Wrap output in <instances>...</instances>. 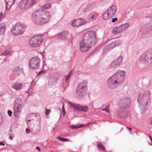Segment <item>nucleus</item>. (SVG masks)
Here are the masks:
<instances>
[{
  "label": "nucleus",
  "instance_id": "obj_29",
  "mask_svg": "<svg viewBox=\"0 0 152 152\" xmlns=\"http://www.w3.org/2000/svg\"><path fill=\"white\" fill-rule=\"evenodd\" d=\"M11 53V52L10 50H5L4 52L2 53V55L6 56L7 55H8L9 54H10Z\"/></svg>",
  "mask_w": 152,
  "mask_h": 152
},
{
  "label": "nucleus",
  "instance_id": "obj_34",
  "mask_svg": "<svg viewBox=\"0 0 152 152\" xmlns=\"http://www.w3.org/2000/svg\"><path fill=\"white\" fill-rule=\"evenodd\" d=\"M36 115L32 114L30 115V117L31 118V120H32L34 119V118H36Z\"/></svg>",
  "mask_w": 152,
  "mask_h": 152
},
{
  "label": "nucleus",
  "instance_id": "obj_3",
  "mask_svg": "<svg viewBox=\"0 0 152 152\" xmlns=\"http://www.w3.org/2000/svg\"><path fill=\"white\" fill-rule=\"evenodd\" d=\"M50 17L49 13L46 11H37L33 13L32 19L35 24L42 25L48 23Z\"/></svg>",
  "mask_w": 152,
  "mask_h": 152
},
{
  "label": "nucleus",
  "instance_id": "obj_32",
  "mask_svg": "<svg viewBox=\"0 0 152 152\" xmlns=\"http://www.w3.org/2000/svg\"><path fill=\"white\" fill-rule=\"evenodd\" d=\"M114 42L115 44V45L117 46L121 43V39H119L116 40L115 42Z\"/></svg>",
  "mask_w": 152,
  "mask_h": 152
},
{
  "label": "nucleus",
  "instance_id": "obj_30",
  "mask_svg": "<svg viewBox=\"0 0 152 152\" xmlns=\"http://www.w3.org/2000/svg\"><path fill=\"white\" fill-rule=\"evenodd\" d=\"M58 139L59 140L63 142H68L69 141V140L68 139L63 138L61 137H58Z\"/></svg>",
  "mask_w": 152,
  "mask_h": 152
},
{
  "label": "nucleus",
  "instance_id": "obj_28",
  "mask_svg": "<svg viewBox=\"0 0 152 152\" xmlns=\"http://www.w3.org/2000/svg\"><path fill=\"white\" fill-rule=\"evenodd\" d=\"M51 6V4H50L48 3L45 4L42 7L43 9H48L50 8Z\"/></svg>",
  "mask_w": 152,
  "mask_h": 152
},
{
  "label": "nucleus",
  "instance_id": "obj_33",
  "mask_svg": "<svg viewBox=\"0 0 152 152\" xmlns=\"http://www.w3.org/2000/svg\"><path fill=\"white\" fill-rule=\"evenodd\" d=\"M108 45H109V47H110V50H111L113 48H114L116 46V45H115V44L114 42Z\"/></svg>",
  "mask_w": 152,
  "mask_h": 152
},
{
  "label": "nucleus",
  "instance_id": "obj_5",
  "mask_svg": "<svg viewBox=\"0 0 152 152\" xmlns=\"http://www.w3.org/2000/svg\"><path fill=\"white\" fill-rule=\"evenodd\" d=\"M26 29L25 25L18 23L12 27L11 31L13 34L17 35L23 34L25 31Z\"/></svg>",
  "mask_w": 152,
  "mask_h": 152
},
{
  "label": "nucleus",
  "instance_id": "obj_23",
  "mask_svg": "<svg viewBox=\"0 0 152 152\" xmlns=\"http://www.w3.org/2000/svg\"><path fill=\"white\" fill-rule=\"evenodd\" d=\"M90 123H88L87 124H86V125H84V124H80V125H79L78 124H77V125H72L71 126V128L73 129H77V128H80V127H82L83 126H87V125H89V124H90Z\"/></svg>",
  "mask_w": 152,
  "mask_h": 152
},
{
  "label": "nucleus",
  "instance_id": "obj_15",
  "mask_svg": "<svg viewBox=\"0 0 152 152\" xmlns=\"http://www.w3.org/2000/svg\"><path fill=\"white\" fill-rule=\"evenodd\" d=\"M86 23L85 20L80 19H77L74 20L71 23V25L74 27H78L85 24Z\"/></svg>",
  "mask_w": 152,
  "mask_h": 152
},
{
  "label": "nucleus",
  "instance_id": "obj_31",
  "mask_svg": "<svg viewBox=\"0 0 152 152\" xmlns=\"http://www.w3.org/2000/svg\"><path fill=\"white\" fill-rule=\"evenodd\" d=\"M95 17V15L94 14H91L88 16V20L91 21V20H93Z\"/></svg>",
  "mask_w": 152,
  "mask_h": 152
},
{
  "label": "nucleus",
  "instance_id": "obj_22",
  "mask_svg": "<svg viewBox=\"0 0 152 152\" xmlns=\"http://www.w3.org/2000/svg\"><path fill=\"white\" fill-rule=\"evenodd\" d=\"M22 84L21 83L14 84L12 86V87L15 90H19L21 87Z\"/></svg>",
  "mask_w": 152,
  "mask_h": 152
},
{
  "label": "nucleus",
  "instance_id": "obj_2",
  "mask_svg": "<svg viewBox=\"0 0 152 152\" xmlns=\"http://www.w3.org/2000/svg\"><path fill=\"white\" fill-rule=\"evenodd\" d=\"M125 74L126 72L124 70L118 71L108 79V87L111 89L116 88L123 82Z\"/></svg>",
  "mask_w": 152,
  "mask_h": 152
},
{
  "label": "nucleus",
  "instance_id": "obj_39",
  "mask_svg": "<svg viewBox=\"0 0 152 152\" xmlns=\"http://www.w3.org/2000/svg\"><path fill=\"white\" fill-rule=\"evenodd\" d=\"M8 113L9 115L10 116H11L12 115V111L10 110H9L8 111Z\"/></svg>",
  "mask_w": 152,
  "mask_h": 152
},
{
  "label": "nucleus",
  "instance_id": "obj_25",
  "mask_svg": "<svg viewBox=\"0 0 152 152\" xmlns=\"http://www.w3.org/2000/svg\"><path fill=\"white\" fill-rule=\"evenodd\" d=\"M112 33L116 34L120 33V31H119V29H118L117 27L114 28L112 31Z\"/></svg>",
  "mask_w": 152,
  "mask_h": 152
},
{
  "label": "nucleus",
  "instance_id": "obj_12",
  "mask_svg": "<svg viewBox=\"0 0 152 152\" xmlns=\"http://www.w3.org/2000/svg\"><path fill=\"white\" fill-rule=\"evenodd\" d=\"M34 0H21L19 4V7L22 9L28 8L35 3Z\"/></svg>",
  "mask_w": 152,
  "mask_h": 152
},
{
  "label": "nucleus",
  "instance_id": "obj_10",
  "mask_svg": "<svg viewBox=\"0 0 152 152\" xmlns=\"http://www.w3.org/2000/svg\"><path fill=\"white\" fill-rule=\"evenodd\" d=\"M119 109L118 113L121 114L123 112V111L128 106L130 103V100L129 98L120 99L118 101Z\"/></svg>",
  "mask_w": 152,
  "mask_h": 152
},
{
  "label": "nucleus",
  "instance_id": "obj_13",
  "mask_svg": "<svg viewBox=\"0 0 152 152\" xmlns=\"http://www.w3.org/2000/svg\"><path fill=\"white\" fill-rule=\"evenodd\" d=\"M40 62L39 58L37 56L32 58L29 62L30 67L33 69H37L39 68Z\"/></svg>",
  "mask_w": 152,
  "mask_h": 152
},
{
  "label": "nucleus",
  "instance_id": "obj_52",
  "mask_svg": "<svg viewBox=\"0 0 152 152\" xmlns=\"http://www.w3.org/2000/svg\"><path fill=\"white\" fill-rule=\"evenodd\" d=\"M149 138H150V139H151V136H149Z\"/></svg>",
  "mask_w": 152,
  "mask_h": 152
},
{
  "label": "nucleus",
  "instance_id": "obj_46",
  "mask_svg": "<svg viewBox=\"0 0 152 152\" xmlns=\"http://www.w3.org/2000/svg\"><path fill=\"white\" fill-rule=\"evenodd\" d=\"M36 148L37 150H38L39 151L40 150V148L39 147H37Z\"/></svg>",
  "mask_w": 152,
  "mask_h": 152
},
{
  "label": "nucleus",
  "instance_id": "obj_18",
  "mask_svg": "<svg viewBox=\"0 0 152 152\" xmlns=\"http://www.w3.org/2000/svg\"><path fill=\"white\" fill-rule=\"evenodd\" d=\"M41 129V125L39 124L35 126L31 131V133L34 134H36L38 133Z\"/></svg>",
  "mask_w": 152,
  "mask_h": 152
},
{
  "label": "nucleus",
  "instance_id": "obj_37",
  "mask_svg": "<svg viewBox=\"0 0 152 152\" xmlns=\"http://www.w3.org/2000/svg\"><path fill=\"white\" fill-rule=\"evenodd\" d=\"M118 20V18H113L112 19V21L113 23H114L117 21Z\"/></svg>",
  "mask_w": 152,
  "mask_h": 152
},
{
  "label": "nucleus",
  "instance_id": "obj_35",
  "mask_svg": "<svg viewBox=\"0 0 152 152\" xmlns=\"http://www.w3.org/2000/svg\"><path fill=\"white\" fill-rule=\"evenodd\" d=\"M71 73H72V72H69V73L68 74V75H67L66 76V82H67V80L68 79H69V76L71 75Z\"/></svg>",
  "mask_w": 152,
  "mask_h": 152
},
{
  "label": "nucleus",
  "instance_id": "obj_24",
  "mask_svg": "<svg viewBox=\"0 0 152 152\" xmlns=\"http://www.w3.org/2000/svg\"><path fill=\"white\" fill-rule=\"evenodd\" d=\"M129 24L128 23H126L124 24H122L121 25H120L122 30L123 31V30L126 29L129 26Z\"/></svg>",
  "mask_w": 152,
  "mask_h": 152
},
{
  "label": "nucleus",
  "instance_id": "obj_47",
  "mask_svg": "<svg viewBox=\"0 0 152 152\" xmlns=\"http://www.w3.org/2000/svg\"><path fill=\"white\" fill-rule=\"evenodd\" d=\"M4 144L2 142H0V145H4Z\"/></svg>",
  "mask_w": 152,
  "mask_h": 152
},
{
  "label": "nucleus",
  "instance_id": "obj_42",
  "mask_svg": "<svg viewBox=\"0 0 152 152\" xmlns=\"http://www.w3.org/2000/svg\"><path fill=\"white\" fill-rule=\"evenodd\" d=\"M64 105L63 106V107H62V112H63V116H64L65 114V113L64 112Z\"/></svg>",
  "mask_w": 152,
  "mask_h": 152
},
{
  "label": "nucleus",
  "instance_id": "obj_26",
  "mask_svg": "<svg viewBox=\"0 0 152 152\" xmlns=\"http://www.w3.org/2000/svg\"><path fill=\"white\" fill-rule=\"evenodd\" d=\"M98 147L101 148L102 150L104 151L105 150L104 146L100 142H98L97 143Z\"/></svg>",
  "mask_w": 152,
  "mask_h": 152
},
{
  "label": "nucleus",
  "instance_id": "obj_51",
  "mask_svg": "<svg viewBox=\"0 0 152 152\" xmlns=\"http://www.w3.org/2000/svg\"><path fill=\"white\" fill-rule=\"evenodd\" d=\"M150 140H151V141H152V138H151Z\"/></svg>",
  "mask_w": 152,
  "mask_h": 152
},
{
  "label": "nucleus",
  "instance_id": "obj_8",
  "mask_svg": "<svg viewBox=\"0 0 152 152\" xmlns=\"http://www.w3.org/2000/svg\"><path fill=\"white\" fill-rule=\"evenodd\" d=\"M87 84L86 82L80 83L77 86L76 92L80 96L86 95L87 93Z\"/></svg>",
  "mask_w": 152,
  "mask_h": 152
},
{
  "label": "nucleus",
  "instance_id": "obj_40",
  "mask_svg": "<svg viewBox=\"0 0 152 152\" xmlns=\"http://www.w3.org/2000/svg\"><path fill=\"white\" fill-rule=\"evenodd\" d=\"M2 122V116L1 115H0V126Z\"/></svg>",
  "mask_w": 152,
  "mask_h": 152
},
{
  "label": "nucleus",
  "instance_id": "obj_14",
  "mask_svg": "<svg viewBox=\"0 0 152 152\" xmlns=\"http://www.w3.org/2000/svg\"><path fill=\"white\" fill-rule=\"evenodd\" d=\"M123 60V58L122 56L121 55L119 56L110 63V67L111 68L118 67L121 64Z\"/></svg>",
  "mask_w": 152,
  "mask_h": 152
},
{
  "label": "nucleus",
  "instance_id": "obj_44",
  "mask_svg": "<svg viewBox=\"0 0 152 152\" xmlns=\"http://www.w3.org/2000/svg\"><path fill=\"white\" fill-rule=\"evenodd\" d=\"M102 110L105 111L106 112H109L108 110H107V108H106L104 109H102Z\"/></svg>",
  "mask_w": 152,
  "mask_h": 152
},
{
  "label": "nucleus",
  "instance_id": "obj_1",
  "mask_svg": "<svg viewBox=\"0 0 152 152\" xmlns=\"http://www.w3.org/2000/svg\"><path fill=\"white\" fill-rule=\"evenodd\" d=\"M95 34L93 31H89L83 36L80 43V50L85 52L88 50L95 43L96 40Z\"/></svg>",
  "mask_w": 152,
  "mask_h": 152
},
{
  "label": "nucleus",
  "instance_id": "obj_21",
  "mask_svg": "<svg viewBox=\"0 0 152 152\" xmlns=\"http://www.w3.org/2000/svg\"><path fill=\"white\" fill-rule=\"evenodd\" d=\"M102 18L104 20H107L111 18V17L109 15V14L107 13V12L106 11L103 13L102 15Z\"/></svg>",
  "mask_w": 152,
  "mask_h": 152
},
{
  "label": "nucleus",
  "instance_id": "obj_38",
  "mask_svg": "<svg viewBox=\"0 0 152 152\" xmlns=\"http://www.w3.org/2000/svg\"><path fill=\"white\" fill-rule=\"evenodd\" d=\"M50 110H46V112H45V113L46 115H48L50 113Z\"/></svg>",
  "mask_w": 152,
  "mask_h": 152
},
{
  "label": "nucleus",
  "instance_id": "obj_36",
  "mask_svg": "<svg viewBox=\"0 0 152 152\" xmlns=\"http://www.w3.org/2000/svg\"><path fill=\"white\" fill-rule=\"evenodd\" d=\"M53 81V80H50L49 81V83L50 84H52V85H53L56 83V80H54V81L52 83V82Z\"/></svg>",
  "mask_w": 152,
  "mask_h": 152
},
{
  "label": "nucleus",
  "instance_id": "obj_49",
  "mask_svg": "<svg viewBox=\"0 0 152 152\" xmlns=\"http://www.w3.org/2000/svg\"><path fill=\"white\" fill-rule=\"evenodd\" d=\"M9 138H10V139L11 140H12L13 139V137L12 136H10L9 137Z\"/></svg>",
  "mask_w": 152,
  "mask_h": 152
},
{
  "label": "nucleus",
  "instance_id": "obj_45",
  "mask_svg": "<svg viewBox=\"0 0 152 152\" xmlns=\"http://www.w3.org/2000/svg\"><path fill=\"white\" fill-rule=\"evenodd\" d=\"M26 133H28V132H30V131L28 129L26 128Z\"/></svg>",
  "mask_w": 152,
  "mask_h": 152
},
{
  "label": "nucleus",
  "instance_id": "obj_19",
  "mask_svg": "<svg viewBox=\"0 0 152 152\" xmlns=\"http://www.w3.org/2000/svg\"><path fill=\"white\" fill-rule=\"evenodd\" d=\"M68 34L67 32H63L57 35L58 37L61 39H63L66 37Z\"/></svg>",
  "mask_w": 152,
  "mask_h": 152
},
{
  "label": "nucleus",
  "instance_id": "obj_20",
  "mask_svg": "<svg viewBox=\"0 0 152 152\" xmlns=\"http://www.w3.org/2000/svg\"><path fill=\"white\" fill-rule=\"evenodd\" d=\"M6 29V27L4 24H0V35H2L4 33Z\"/></svg>",
  "mask_w": 152,
  "mask_h": 152
},
{
  "label": "nucleus",
  "instance_id": "obj_17",
  "mask_svg": "<svg viewBox=\"0 0 152 152\" xmlns=\"http://www.w3.org/2000/svg\"><path fill=\"white\" fill-rule=\"evenodd\" d=\"M23 70L19 66L15 67L13 70V74L16 77L20 76L23 73Z\"/></svg>",
  "mask_w": 152,
  "mask_h": 152
},
{
  "label": "nucleus",
  "instance_id": "obj_48",
  "mask_svg": "<svg viewBox=\"0 0 152 152\" xmlns=\"http://www.w3.org/2000/svg\"><path fill=\"white\" fill-rule=\"evenodd\" d=\"M126 128L128 129L129 131H130L132 129L131 128L129 127H126Z\"/></svg>",
  "mask_w": 152,
  "mask_h": 152
},
{
  "label": "nucleus",
  "instance_id": "obj_16",
  "mask_svg": "<svg viewBox=\"0 0 152 152\" xmlns=\"http://www.w3.org/2000/svg\"><path fill=\"white\" fill-rule=\"evenodd\" d=\"M116 8L114 5H112L107 10V13L111 17H113L116 13Z\"/></svg>",
  "mask_w": 152,
  "mask_h": 152
},
{
  "label": "nucleus",
  "instance_id": "obj_6",
  "mask_svg": "<svg viewBox=\"0 0 152 152\" xmlns=\"http://www.w3.org/2000/svg\"><path fill=\"white\" fill-rule=\"evenodd\" d=\"M150 92L147 91L145 93L139 95L137 97V101L139 104L143 106H146L150 100Z\"/></svg>",
  "mask_w": 152,
  "mask_h": 152
},
{
  "label": "nucleus",
  "instance_id": "obj_50",
  "mask_svg": "<svg viewBox=\"0 0 152 152\" xmlns=\"http://www.w3.org/2000/svg\"><path fill=\"white\" fill-rule=\"evenodd\" d=\"M31 120H31H28V122H30V121Z\"/></svg>",
  "mask_w": 152,
  "mask_h": 152
},
{
  "label": "nucleus",
  "instance_id": "obj_27",
  "mask_svg": "<svg viewBox=\"0 0 152 152\" xmlns=\"http://www.w3.org/2000/svg\"><path fill=\"white\" fill-rule=\"evenodd\" d=\"M110 49L109 47V45H107L106 46H105L104 48L103 51L105 52H106L110 50Z\"/></svg>",
  "mask_w": 152,
  "mask_h": 152
},
{
  "label": "nucleus",
  "instance_id": "obj_9",
  "mask_svg": "<svg viewBox=\"0 0 152 152\" xmlns=\"http://www.w3.org/2000/svg\"><path fill=\"white\" fill-rule=\"evenodd\" d=\"M15 104L13 106L14 114L16 117L19 116L18 114L21 111L23 108L22 100L20 98H18L15 100Z\"/></svg>",
  "mask_w": 152,
  "mask_h": 152
},
{
  "label": "nucleus",
  "instance_id": "obj_4",
  "mask_svg": "<svg viewBox=\"0 0 152 152\" xmlns=\"http://www.w3.org/2000/svg\"><path fill=\"white\" fill-rule=\"evenodd\" d=\"M139 62L147 65L152 64V51H148L144 53L140 57Z\"/></svg>",
  "mask_w": 152,
  "mask_h": 152
},
{
  "label": "nucleus",
  "instance_id": "obj_43",
  "mask_svg": "<svg viewBox=\"0 0 152 152\" xmlns=\"http://www.w3.org/2000/svg\"><path fill=\"white\" fill-rule=\"evenodd\" d=\"M3 16V13L2 12L0 13V19L2 18Z\"/></svg>",
  "mask_w": 152,
  "mask_h": 152
},
{
  "label": "nucleus",
  "instance_id": "obj_41",
  "mask_svg": "<svg viewBox=\"0 0 152 152\" xmlns=\"http://www.w3.org/2000/svg\"><path fill=\"white\" fill-rule=\"evenodd\" d=\"M117 27L118 29H119V30L120 31V32H121L122 31H123L120 26H118Z\"/></svg>",
  "mask_w": 152,
  "mask_h": 152
},
{
  "label": "nucleus",
  "instance_id": "obj_11",
  "mask_svg": "<svg viewBox=\"0 0 152 152\" xmlns=\"http://www.w3.org/2000/svg\"><path fill=\"white\" fill-rule=\"evenodd\" d=\"M68 105L69 107H72L76 111L86 112L88 110V108L86 106H82L70 102H68Z\"/></svg>",
  "mask_w": 152,
  "mask_h": 152
},
{
  "label": "nucleus",
  "instance_id": "obj_7",
  "mask_svg": "<svg viewBox=\"0 0 152 152\" xmlns=\"http://www.w3.org/2000/svg\"><path fill=\"white\" fill-rule=\"evenodd\" d=\"M43 39L42 35L34 36L30 38L29 40V44L32 47H36L40 45Z\"/></svg>",
  "mask_w": 152,
  "mask_h": 152
}]
</instances>
